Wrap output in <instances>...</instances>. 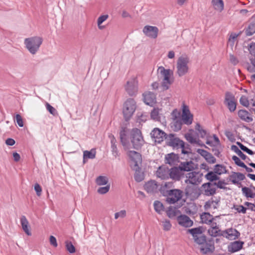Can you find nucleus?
<instances>
[{
  "label": "nucleus",
  "mask_w": 255,
  "mask_h": 255,
  "mask_svg": "<svg viewBox=\"0 0 255 255\" xmlns=\"http://www.w3.org/2000/svg\"><path fill=\"white\" fill-rule=\"evenodd\" d=\"M202 227L192 228L188 230V233L192 235L194 242L200 245V250L202 254L212 253L215 251L214 241L212 238L207 239Z\"/></svg>",
  "instance_id": "1"
},
{
  "label": "nucleus",
  "mask_w": 255,
  "mask_h": 255,
  "mask_svg": "<svg viewBox=\"0 0 255 255\" xmlns=\"http://www.w3.org/2000/svg\"><path fill=\"white\" fill-rule=\"evenodd\" d=\"M43 42V39L39 36H34L25 38L24 44L29 52L32 54H35L38 51Z\"/></svg>",
  "instance_id": "2"
},
{
  "label": "nucleus",
  "mask_w": 255,
  "mask_h": 255,
  "mask_svg": "<svg viewBox=\"0 0 255 255\" xmlns=\"http://www.w3.org/2000/svg\"><path fill=\"white\" fill-rule=\"evenodd\" d=\"M136 103L133 99H128L124 104L123 113L126 121H128L133 115L136 109Z\"/></svg>",
  "instance_id": "3"
},
{
  "label": "nucleus",
  "mask_w": 255,
  "mask_h": 255,
  "mask_svg": "<svg viewBox=\"0 0 255 255\" xmlns=\"http://www.w3.org/2000/svg\"><path fill=\"white\" fill-rule=\"evenodd\" d=\"M131 142L133 147L138 149L141 147L144 143L141 131L137 128L133 129L131 134Z\"/></svg>",
  "instance_id": "4"
},
{
  "label": "nucleus",
  "mask_w": 255,
  "mask_h": 255,
  "mask_svg": "<svg viewBox=\"0 0 255 255\" xmlns=\"http://www.w3.org/2000/svg\"><path fill=\"white\" fill-rule=\"evenodd\" d=\"M189 59L187 57H180L177 62V74L179 77H182L188 72V63Z\"/></svg>",
  "instance_id": "5"
},
{
  "label": "nucleus",
  "mask_w": 255,
  "mask_h": 255,
  "mask_svg": "<svg viewBox=\"0 0 255 255\" xmlns=\"http://www.w3.org/2000/svg\"><path fill=\"white\" fill-rule=\"evenodd\" d=\"M158 74L163 77V82L162 86L164 90H167L169 88V85L171 84L170 80V76L171 73H172L170 69H165L163 67L160 66L157 70Z\"/></svg>",
  "instance_id": "6"
},
{
  "label": "nucleus",
  "mask_w": 255,
  "mask_h": 255,
  "mask_svg": "<svg viewBox=\"0 0 255 255\" xmlns=\"http://www.w3.org/2000/svg\"><path fill=\"white\" fill-rule=\"evenodd\" d=\"M183 192L178 189H171L168 191L166 201L170 204H173L181 199Z\"/></svg>",
  "instance_id": "7"
},
{
  "label": "nucleus",
  "mask_w": 255,
  "mask_h": 255,
  "mask_svg": "<svg viewBox=\"0 0 255 255\" xmlns=\"http://www.w3.org/2000/svg\"><path fill=\"white\" fill-rule=\"evenodd\" d=\"M166 143L173 148L178 149L184 145V141L175 134L170 133L165 138Z\"/></svg>",
  "instance_id": "8"
},
{
  "label": "nucleus",
  "mask_w": 255,
  "mask_h": 255,
  "mask_svg": "<svg viewBox=\"0 0 255 255\" xmlns=\"http://www.w3.org/2000/svg\"><path fill=\"white\" fill-rule=\"evenodd\" d=\"M181 119L184 124L190 125L193 120V116L191 113L188 106L183 104L182 106V115Z\"/></svg>",
  "instance_id": "9"
},
{
  "label": "nucleus",
  "mask_w": 255,
  "mask_h": 255,
  "mask_svg": "<svg viewBox=\"0 0 255 255\" xmlns=\"http://www.w3.org/2000/svg\"><path fill=\"white\" fill-rule=\"evenodd\" d=\"M203 174L199 172L193 171L189 172L186 175L188 178L185 180L186 183H189L193 185H197L200 183L202 180Z\"/></svg>",
  "instance_id": "10"
},
{
  "label": "nucleus",
  "mask_w": 255,
  "mask_h": 255,
  "mask_svg": "<svg viewBox=\"0 0 255 255\" xmlns=\"http://www.w3.org/2000/svg\"><path fill=\"white\" fill-rule=\"evenodd\" d=\"M172 117L173 122L172 123L171 127L174 131H177L180 130L182 128L183 124L180 118V114L177 112L176 110H173L172 112Z\"/></svg>",
  "instance_id": "11"
},
{
  "label": "nucleus",
  "mask_w": 255,
  "mask_h": 255,
  "mask_svg": "<svg viewBox=\"0 0 255 255\" xmlns=\"http://www.w3.org/2000/svg\"><path fill=\"white\" fill-rule=\"evenodd\" d=\"M224 104L228 107L231 112L235 111L237 106L235 102V97L231 92H227L226 93Z\"/></svg>",
  "instance_id": "12"
},
{
  "label": "nucleus",
  "mask_w": 255,
  "mask_h": 255,
  "mask_svg": "<svg viewBox=\"0 0 255 255\" xmlns=\"http://www.w3.org/2000/svg\"><path fill=\"white\" fill-rule=\"evenodd\" d=\"M151 136L155 140V142L160 143L167 136V134L162 130L159 128H154L150 133Z\"/></svg>",
  "instance_id": "13"
},
{
  "label": "nucleus",
  "mask_w": 255,
  "mask_h": 255,
  "mask_svg": "<svg viewBox=\"0 0 255 255\" xmlns=\"http://www.w3.org/2000/svg\"><path fill=\"white\" fill-rule=\"evenodd\" d=\"M125 89L128 94L132 96L137 92V81L136 78H132L127 82Z\"/></svg>",
  "instance_id": "14"
},
{
  "label": "nucleus",
  "mask_w": 255,
  "mask_h": 255,
  "mask_svg": "<svg viewBox=\"0 0 255 255\" xmlns=\"http://www.w3.org/2000/svg\"><path fill=\"white\" fill-rule=\"evenodd\" d=\"M142 31L146 36L155 39L158 36L159 29L156 26L146 25L143 28Z\"/></svg>",
  "instance_id": "15"
},
{
  "label": "nucleus",
  "mask_w": 255,
  "mask_h": 255,
  "mask_svg": "<svg viewBox=\"0 0 255 255\" xmlns=\"http://www.w3.org/2000/svg\"><path fill=\"white\" fill-rule=\"evenodd\" d=\"M202 193L207 196H213L216 193V189L213 187V183L207 182L204 183L201 187Z\"/></svg>",
  "instance_id": "16"
},
{
  "label": "nucleus",
  "mask_w": 255,
  "mask_h": 255,
  "mask_svg": "<svg viewBox=\"0 0 255 255\" xmlns=\"http://www.w3.org/2000/svg\"><path fill=\"white\" fill-rule=\"evenodd\" d=\"M169 176L173 180L179 181L184 177V173L181 172L178 167H173L169 169Z\"/></svg>",
  "instance_id": "17"
},
{
  "label": "nucleus",
  "mask_w": 255,
  "mask_h": 255,
  "mask_svg": "<svg viewBox=\"0 0 255 255\" xmlns=\"http://www.w3.org/2000/svg\"><path fill=\"white\" fill-rule=\"evenodd\" d=\"M240 236V233L235 229L230 228L222 232V236L230 240L238 239Z\"/></svg>",
  "instance_id": "18"
},
{
  "label": "nucleus",
  "mask_w": 255,
  "mask_h": 255,
  "mask_svg": "<svg viewBox=\"0 0 255 255\" xmlns=\"http://www.w3.org/2000/svg\"><path fill=\"white\" fill-rule=\"evenodd\" d=\"M128 155L131 160L134 163L132 166H139L142 162V158L141 154L135 151H129Z\"/></svg>",
  "instance_id": "19"
},
{
  "label": "nucleus",
  "mask_w": 255,
  "mask_h": 255,
  "mask_svg": "<svg viewBox=\"0 0 255 255\" xmlns=\"http://www.w3.org/2000/svg\"><path fill=\"white\" fill-rule=\"evenodd\" d=\"M198 153L203 156L205 159L209 163H214L216 162V159L211 153L203 149H198Z\"/></svg>",
  "instance_id": "20"
},
{
  "label": "nucleus",
  "mask_w": 255,
  "mask_h": 255,
  "mask_svg": "<svg viewBox=\"0 0 255 255\" xmlns=\"http://www.w3.org/2000/svg\"><path fill=\"white\" fill-rule=\"evenodd\" d=\"M145 191L150 194L156 193L158 190V185L154 180H151L146 182L144 185Z\"/></svg>",
  "instance_id": "21"
},
{
  "label": "nucleus",
  "mask_w": 255,
  "mask_h": 255,
  "mask_svg": "<svg viewBox=\"0 0 255 255\" xmlns=\"http://www.w3.org/2000/svg\"><path fill=\"white\" fill-rule=\"evenodd\" d=\"M177 220L179 225L185 227H190L193 224L190 218L185 215H181L178 216Z\"/></svg>",
  "instance_id": "22"
},
{
  "label": "nucleus",
  "mask_w": 255,
  "mask_h": 255,
  "mask_svg": "<svg viewBox=\"0 0 255 255\" xmlns=\"http://www.w3.org/2000/svg\"><path fill=\"white\" fill-rule=\"evenodd\" d=\"M244 242L240 241H234L228 246V251L231 253L237 252L243 248Z\"/></svg>",
  "instance_id": "23"
},
{
  "label": "nucleus",
  "mask_w": 255,
  "mask_h": 255,
  "mask_svg": "<svg viewBox=\"0 0 255 255\" xmlns=\"http://www.w3.org/2000/svg\"><path fill=\"white\" fill-rule=\"evenodd\" d=\"M238 115L242 121L250 123L253 121L251 114L246 110H239L238 112Z\"/></svg>",
  "instance_id": "24"
},
{
  "label": "nucleus",
  "mask_w": 255,
  "mask_h": 255,
  "mask_svg": "<svg viewBox=\"0 0 255 255\" xmlns=\"http://www.w3.org/2000/svg\"><path fill=\"white\" fill-rule=\"evenodd\" d=\"M194 163L192 161L181 162L178 167L182 173L184 171H190L194 169Z\"/></svg>",
  "instance_id": "25"
},
{
  "label": "nucleus",
  "mask_w": 255,
  "mask_h": 255,
  "mask_svg": "<svg viewBox=\"0 0 255 255\" xmlns=\"http://www.w3.org/2000/svg\"><path fill=\"white\" fill-rule=\"evenodd\" d=\"M169 169L167 167L159 166L156 171V175L162 179L168 178Z\"/></svg>",
  "instance_id": "26"
},
{
  "label": "nucleus",
  "mask_w": 255,
  "mask_h": 255,
  "mask_svg": "<svg viewBox=\"0 0 255 255\" xmlns=\"http://www.w3.org/2000/svg\"><path fill=\"white\" fill-rule=\"evenodd\" d=\"M120 141L122 145L126 147L128 145V129L125 128H122L120 132Z\"/></svg>",
  "instance_id": "27"
},
{
  "label": "nucleus",
  "mask_w": 255,
  "mask_h": 255,
  "mask_svg": "<svg viewBox=\"0 0 255 255\" xmlns=\"http://www.w3.org/2000/svg\"><path fill=\"white\" fill-rule=\"evenodd\" d=\"M144 103L148 105H152L155 103L156 96L155 94L149 92L147 93L143 94Z\"/></svg>",
  "instance_id": "28"
},
{
  "label": "nucleus",
  "mask_w": 255,
  "mask_h": 255,
  "mask_svg": "<svg viewBox=\"0 0 255 255\" xmlns=\"http://www.w3.org/2000/svg\"><path fill=\"white\" fill-rule=\"evenodd\" d=\"M132 168L135 171L134 175V180L137 182L142 181L144 179V174L141 171V168L139 166H137V167L132 166Z\"/></svg>",
  "instance_id": "29"
},
{
  "label": "nucleus",
  "mask_w": 255,
  "mask_h": 255,
  "mask_svg": "<svg viewBox=\"0 0 255 255\" xmlns=\"http://www.w3.org/2000/svg\"><path fill=\"white\" fill-rule=\"evenodd\" d=\"M111 139V149L113 155L117 157L119 156V151L117 148V140L113 134H110L109 136Z\"/></svg>",
  "instance_id": "30"
},
{
  "label": "nucleus",
  "mask_w": 255,
  "mask_h": 255,
  "mask_svg": "<svg viewBox=\"0 0 255 255\" xmlns=\"http://www.w3.org/2000/svg\"><path fill=\"white\" fill-rule=\"evenodd\" d=\"M20 223L23 231L28 236H30L31 233L28 229L29 222L24 216H22L20 218Z\"/></svg>",
  "instance_id": "31"
},
{
  "label": "nucleus",
  "mask_w": 255,
  "mask_h": 255,
  "mask_svg": "<svg viewBox=\"0 0 255 255\" xmlns=\"http://www.w3.org/2000/svg\"><path fill=\"white\" fill-rule=\"evenodd\" d=\"M173 183L171 182H165L164 184H162L159 191L161 194L165 197H166L168 193V191L171 190L170 188L172 186Z\"/></svg>",
  "instance_id": "32"
},
{
  "label": "nucleus",
  "mask_w": 255,
  "mask_h": 255,
  "mask_svg": "<svg viewBox=\"0 0 255 255\" xmlns=\"http://www.w3.org/2000/svg\"><path fill=\"white\" fill-rule=\"evenodd\" d=\"M244 31L246 36H250L255 33V22H251Z\"/></svg>",
  "instance_id": "33"
},
{
  "label": "nucleus",
  "mask_w": 255,
  "mask_h": 255,
  "mask_svg": "<svg viewBox=\"0 0 255 255\" xmlns=\"http://www.w3.org/2000/svg\"><path fill=\"white\" fill-rule=\"evenodd\" d=\"M200 218L202 222L207 225L212 223V221L214 220L213 216L209 213H203Z\"/></svg>",
  "instance_id": "34"
},
{
  "label": "nucleus",
  "mask_w": 255,
  "mask_h": 255,
  "mask_svg": "<svg viewBox=\"0 0 255 255\" xmlns=\"http://www.w3.org/2000/svg\"><path fill=\"white\" fill-rule=\"evenodd\" d=\"M212 4L215 10L221 12L224 7V4L223 0H212Z\"/></svg>",
  "instance_id": "35"
},
{
  "label": "nucleus",
  "mask_w": 255,
  "mask_h": 255,
  "mask_svg": "<svg viewBox=\"0 0 255 255\" xmlns=\"http://www.w3.org/2000/svg\"><path fill=\"white\" fill-rule=\"evenodd\" d=\"M242 193L247 199L249 198H254L255 197L254 193L250 188L243 187L242 188Z\"/></svg>",
  "instance_id": "36"
},
{
  "label": "nucleus",
  "mask_w": 255,
  "mask_h": 255,
  "mask_svg": "<svg viewBox=\"0 0 255 255\" xmlns=\"http://www.w3.org/2000/svg\"><path fill=\"white\" fill-rule=\"evenodd\" d=\"M176 159V155L173 153L167 154L165 156V163L170 165H173Z\"/></svg>",
  "instance_id": "37"
},
{
  "label": "nucleus",
  "mask_w": 255,
  "mask_h": 255,
  "mask_svg": "<svg viewBox=\"0 0 255 255\" xmlns=\"http://www.w3.org/2000/svg\"><path fill=\"white\" fill-rule=\"evenodd\" d=\"M205 178L210 182H213L220 179V177L214 171H209L205 175Z\"/></svg>",
  "instance_id": "38"
},
{
  "label": "nucleus",
  "mask_w": 255,
  "mask_h": 255,
  "mask_svg": "<svg viewBox=\"0 0 255 255\" xmlns=\"http://www.w3.org/2000/svg\"><path fill=\"white\" fill-rule=\"evenodd\" d=\"M96 151L94 148L91 150H85L83 152V157L88 159H94L96 157Z\"/></svg>",
  "instance_id": "39"
},
{
  "label": "nucleus",
  "mask_w": 255,
  "mask_h": 255,
  "mask_svg": "<svg viewBox=\"0 0 255 255\" xmlns=\"http://www.w3.org/2000/svg\"><path fill=\"white\" fill-rule=\"evenodd\" d=\"M214 172L217 175H221L223 173H226L227 170L226 167L222 164H216L214 167Z\"/></svg>",
  "instance_id": "40"
},
{
  "label": "nucleus",
  "mask_w": 255,
  "mask_h": 255,
  "mask_svg": "<svg viewBox=\"0 0 255 255\" xmlns=\"http://www.w3.org/2000/svg\"><path fill=\"white\" fill-rule=\"evenodd\" d=\"M231 149L236 153L243 160H245L247 156L245 155L239 148L235 145L231 146Z\"/></svg>",
  "instance_id": "41"
},
{
  "label": "nucleus",
  "mask_w": 255,
  "mask_h": 255,
  "mask_svg": "<svg viewBox=\"0 0 255 255\" xmlns=\"http://www.w3.org/2000/svg\"><path fill=\"white\" fill-rule=\"evenodd\" d=\"M108 182V178L106 176H99L96 179V183L98 185H105Z\"/></svg>",
  "instance_id": "42"
},
{
  "label": "nucleus",
  "mask_w": 255,
  "mask_h": 255,
  "mask_svg": "<svg viewBox=\"0 0 255 255\" xmlns=\"http://www.w3.org/2000/svg\"><path fill=\"white\" fill-rule=\"evenodd\" d=\"M153 205L154 210L158 213L161 214V212L164 211V206L163 204L160 201H154Z\"/></svg>",
  "instance_id": "43"
},
{
  "label": "nucleus",
  "mask_w": 255,
  "mask_h": 255,
  "mask_svg": "<svg viewBox=\"0 0 255 255\" xmlns=\"http://www.w3.org/2000/svg\"><path fill=\"white\" fill-rule=\"evenodd\" d=\"M222 232L219 228L218 229H209L208 230L209 235L213 237L222 236Z\"/></svg>",
  "instance_id": "44"
},
{
  "label": "nucleus",
  "mask_w": 255,
  "mask_h": 255,
  "mask_svg": "<svg viewBox=\"0 0 255 255\" xmlns=\"http://www.w3.org/2000/svg\"><path fill=\"white\" fill-rule=\"evenodd\" d=\"M195 129L198 131V134L201 138H204L207 134V131L206 130L202 128L200 125L197 123L195 128Z\"/></svg>",
  "instance_id": "45"
},
{
  "label": "nucleus",
  "mask_w": 255,
  "mask_h": 255,
  "mask_svg": "<svg viewBox=\"0 0 255 255\" xmlns=\"http://www.w3.org/2000/svg\"><path fill=\"white\" fill-rule=\"evenodd\" d=\"M150 117L152 119L155 121H159L160 117L159 116V109L154 108L151 112Z\"/></svg>",
  "instance_id": "46"
},
{
  "label": "nucleus",
  "mask_w": 255,
  "mask_h": 255,
  "mask_svg": "<svg viewBox=\"0 0 255 255\" xmlns=\"http://www.w3.org/2000/svg\"><path fill=\"white\" fill-rule=\"evenodd\" d=\"M176 208L172 206H170L168 208L166 211L167 216L170 218H172L176 215Z\"/></svg>",
  "instance_id": "47"
},
{
  "label": "nucleus",
  "mask_w": 255,
  "mask_h": 255,
  "mask_svg": "<svg viewBox=\"0 0 255 255\" xmlns=\"http://www.w3.org/2000/svg\"><path fill=\"white\" fill-rule=\"evenodd\" d=\"M65 247L67 251L71 254L74 253L76 251L75 247L70 241H66L65 242Z\"/></svg>",
  "instance_id": "48"
},
{
  "label": "nucleus",
  "mask_w": 255,
  "mask_h": 255,
  "mask_svg": "<svg viewBox=\"0 0 255 255\" xmlns=\"http://www.w3.org/2000/svg\"><path fill=\"white\" fill-rule=\"evenodd\" d=\"M147 118V114L146 113H137V122L140 123L141 122H145Z\"/></svg>",
  "instance_id": "49"
},
{
  "label": "nucleus",
  "mask_w": 255,
  "mask_h": 255,
  "mask_svg": "<svg viewBox=\"0 0 255 255\" xmlns=\"http://www.w3.org/2000/svg\"><path fill=\"white\" fill-rule=\"evenodd\" d=\"M182 149V153L183 154H189L192 152L190 146L188 144H185L184 142V145L182 147H180Z\"/></svg>",
  "instance_id": "50"
},
{
  "label": "nucleus",
  "mask_w": 255,
  "mask_h": 255,
  "mask_svg": "<svg viewBox=\"0 0 255 255\" xmlns=\"http://www.w3.org/2000/svg\"><path fill=\"white\" fill-rule=\"evenodd\" d=\"M45 106L46 109L51 115L53 116H56L57 115V112L56 110L49 103H46Z\"/></svg>",
  "instance_id": "51"
},
{
  "label": "nucleus",
  "mask_w": 255,
  "mask_h": 255,
  "mask_svg": "<svg viewBox=\"0 0 255 255\" xmlns=\"http://www.w3.org/2000/svg\"><path fill=\"white\" fill-rule=\"evenodd\" d=\"M234 208L239 213L246 214L247 213V208L243 205H237L235 206Z\"/></svg>",
  "instance_id": "52"
},
{
  "label": "nucleus",
  "mask_w": 255,
  "mask_h": 255,
  "mask_svg": "<svg viewBox=\"0 0 255 255\" xmlns=\"http://www.w3.org/2000/svg\"><path fill=\"white\" fill-rule=\"evenodd\" d=\"M240 104L246 107H248L250 103L248 98L245 96H242L240 99Z\"/></svg>",
  "instance_id": "53"
},
{
  "label": "nucleus",
  "mask_w": 255,
  "mask_h": 255,
  "mask_svg": "<svg viewBox=\"0 0 255 255\" xmlns=\"http://www.w3.org/2000/svg\"><path fill=\"white\" fill-rule=\"evenodd\" d=\"M163 229L164 231H169L171 228V224L169 220H164L162 222Z\"/></svg>",
  "instance_id": "54"
},
{
  "label": "nucleus",
  "mask_w": 255,
  "mask_h": 255,
  "mask_svg": "<svg viewBox=\"0 0 255 255\" xmlns=\"http://www.w3.org/2000/svg\"><path fill=\"white\" fill-rule=\"evenodd\" d=\"M127 212L125 210L120 211L115 214V219H118L119 218H124L126 216Z\"/></svg>",
  "instance_id": "55"
},
{
  "label": "nucleus",
  "mask_w": 255,
  "mask_h": 255,
  "mask_svg": "<svg viewBox=\"0 0 255 255\" xmlns=\"http://www.w3.org/2000/svg\"><path fill=\"white\" fill-rule=\"evenodd\" d=\"M238 35L236 33H232L229 38L228 44L230 45L231 46H234L235 40L237 38Z\"/></svg>",
  "instance_id": "56"
},
{
  "label": "nucleus",
  "mask_w": 255,
  "mask_h": 255,
  "mask_svg": "<svg viewBox=\"0 0 255 255\" xmlns=\"http://www.w3.org/2000/svg\"><path fill=\"white\" fill-rule=\"evenodd\" d=\"M110 188V185H108L105 187H100L98 189V192L100 194H106L109 191Z\"/></svg>",
  "instance_id": "57"
},
{
  "label": "nucleus",
  "mask_w": 255,
  "mask_h": 255,
  "mask_svg": "<svg viewBox=\"0 0 255 255\" xmlns=\"http://www.w3.org/2000/svg\"><path fill=\"white\" fill-rule=\"evenodd\" d=\"M185 137L186 139L191 144H194L197 142L195 138H194V137L192 135V134L190 133L186 134Z\"/></svg>",
  "instance_id": "58"
},
{
  "label": "nucleus",
  "mask_w": 255,
  "mask_h": 255,
  "mask_svg": "<svg viewBox=\"0 0 255 255\" xmlns=\"http://www.w3.org/2000/svg\"><path fill=\"white\" fill-rule=\"evenodd\" d=\"M232 159L235 162V163L240 167H242L245 164L243 162L241 161L240 159L236 155L232 156Z\"/></svg>",
  "instance_id": "59"
},
{
  "label": "nucleus",
  "mask_w": 255,
  "mask_h": 255,
  "mask_svg": "<svg viewBox=\"0 0 255 255\" xmlns=\"http://www.w3.org/2000/svg\"><path fill=\"white\" fill-rule=\"evenodd\" d=\"M249 50L250 53L255 58V42H252L250 43Z\"/></svg>",
  "instance_id": "60"
},
{
  "label": "nucleus",
  "mask_w": 255,
  "mask_h": 255,
  "mask_svg": "<svg viewBox=\"0 0 255 255\" xmlns=\"http://www.w3.org/2000/svg\"><path fill=\"white\" fill-rule=\"evenodd\" d=\"M108 15H102L99 17L97 20L98 25H101L104 21H105L108 18Z\"/></svg>",
  "instance_id": "61"
},
{
  "label": "nucleus",
  "mask_w": 255,
  "mask_h": 255,
  "mask_svg": "<svg viewBox=\"0 0 255 255\" xmlns=\"http://www.w3.org/2000/svg\"><path fill=\"white\" fill-rule=\"evenodd\" d=\"M15 118H16V123H17V125L20 127H23V123L22 119V117H21V116L19 114H17L15 116Z\"/></svg>",
  "instance_id": "62"
},
{
  "label": "nucleus",
  "mask_w": 255,
  "mask_h": 255,
  "mask_svg": "<svg viewBox=\"0 0 255 255\" xmlns=\"http://www.w3.org/2000/svg\"><path fill=\"white\" fill-rule=\"evenodd\" d=\"M225 181L223 180V181H222V180H220L218 182H214L213 183V186L215 185V186H217L218 188H220V189H225V187L223 186L224 184H225Z\"/></svg>",
  "instance_id": "63"
},
{
  "label": "nucleus",
  "mask_w": 255,
  "mask_h": 255,
  "mask_svg": "<svg viewBox=\"0 0 255 255\" xmlns=\"http://www.w3.org/2000/svg\"><path fill=\"white\" fill-rule=\"evenodd\" d=\"M34 190L36 192V194L38 196H39L41 194L42 189L40 185L38 183H36L34 185Z\"/></svg>",
  "instance_id": "64"
}]
</instances>
